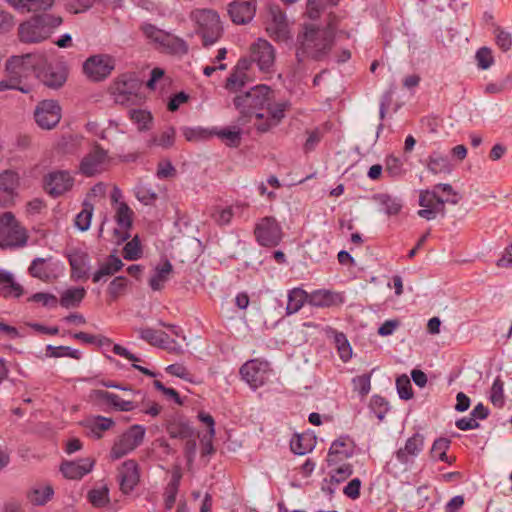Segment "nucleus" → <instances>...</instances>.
Masks as SVG:
<instances>
[{"label":"nucleus","instance_id":"42","mask_svg":"<svg viewBox=\"0 0 512 512\" xmlns=\"http://www.w3.org/2000/svg\"><path fill=\"white\" fill-rule=\"evenodd\" d=\"M170 438L190 439L194 437V429L188 422H174L167 428Z\"/></svg>","mask_w":512,"mask_h":512},{"label":"nucleus","instance_id":"63","mask_svg":"<svg viewBox=\"0 0 512 512\" xmlns=\"http://www.w3.org/2000/svg\"><path fill=\"white\" fill-rule=\"evenodd\" d=\"M97 0H67L65 9L72 14H80L93 7Z\"/></svg>","mask_w":512,"mask_h":512},{"label":"nucleus","instance_id":"53","mask_svg":"<svg viewBox=\"0 0 512 512\" xmlns=\"http://www.w3.org/2000/svg\"><path fill=\"white\" fill-rule=\"evenodd\" d=\"M142 248L138 236L128 241L123 247V257L128 261H135L141 258Z\"/></svg>","mask_w":512,"mask_h":512},{"label":"nucleus","instance_id":"39","mask_svg":"<svg viewBox=\"0 0 512 512\" xmlns=\"http://www.w3.org/2000/svg\"><path fill=\"white\" fill-rule=\"evenodd\" d=\"M113 425L114 421L112 418L98 415L90 420L87 426L89 427L91 434L96 439H100L103 436V432L109 430Z\"/></svg>","mask_w":512,"mask_h":512},{"label":"nucleus","instance_id":"38","mask_svg":"<svg viewBox=\"0 0 512 512\" xmlns=\"http://www.w3.org/2000/svg\"><path fill=\"white\" fill-rule=\"evenodd\" d=\"M427 167L433 174L449 173L451 171L448 157L439 153H433L429 156Z\"/></svg>","mask_w":512,"mask_h":512},{"label":"nucleus","instance_id":"49","mask_svg":"<svg viewBox=\"0 0 512 512\" xmlns=\"http://www.w3.org/2000/svg\"><path fill=\"white\" fill-rule=\"evenodd\" d=\"M94 207L89 202L83 203L82 210L75 217V226L82 232L90 228Z\"/></svg>","mask_w":512,"mask_h":512},{"label":"nucleus","instance_id":"44","mask_svg":"<svg viewBox=\"0 0 512 512\" xmlns=\"http://www.w3.org/2000/svg\"><path fill=\"white\" fill-rule=\"evenodd\" d=\"M236 126L232 128H223L220 130L213 129V136L217 135L221 139H227L229 141V145L232 147H237L241 141V127L237 122Z\"/></svg>","mask_w":512,"mask_h":512},{"label":"nucleus","instance_id":"23","mask_svg":"<svg viewBox=\"0 0 512 512\" xmlns=\"http://www.w3.org/2000/svg\"><path fill=\"white\" fill-rule=\"evenodd\" d=\"M93 466L94 461L89 458L80 459L78 461H64L60 466V471L65 478L81 479L91 472Z\"/></svg>","mask_w":512,"mask_h":512},{"label":"nucleus","instance_id":"4","mask_svg":"<svg viewBox=\"0 0 512 512\" xmlns=\"http://www.w3.org/2000/svg\"><path fill=\"white\" fill-rule=\"evenodd\" d=\"M197 24V34L202 39V45L209 47L220 40L223 35V26L216 11L200 9L192 13Z\"/></svg>","mask_w":512,"mask_h":512},{"label":"nucleus","instance_id":"9","mask_svg":"<svg viewBox=\"0 0 512 512\" xmlns=\"http://www.w3.org/2000/svg\"><path fill=\"white\" fill-rule=\"evenodd\" d=\"M115 68V60L108 54H96L83 63V73L93 82L105 80Z\"/></svg>","mask_w":512,"mask_h":512},{"label":"nucleus","instance_id":"60","mask_svg":"<svg viewBox=\"0 0 512 512\" xmlns=\"http://www.w3.org/2000/svg\"><path fill=\"white\" fill-rule=\"evenodd\" d=\"M385 171L392 178H398L404 173L403 163L400 158L389 155L385 159Z\"/></svg>","mask_w":512,"mask_h":512},{"label":"nucleus","instance_id":"13","mask_svg":"<svg viewBox=\"0 0 512 512\" xmlns=\"http://www.w3.org/2000/svg\"><path fill=\"white\" fill-rule=\"evenodd\" d=\"M252 60L262 72L272 71L275 63V49L264 39H258L250 48Z\"/></svg>","mask_w":512,"mask_h":512},{"label":"nucleus","instance_id":"12","mask_svg":"<svg viewBox=\"0 0 512 512\" xmlns=\"http://www.w3.org/2000/svg\"><path fill=\"white\" fill-rule=\"evenodd\" d=\"M70 265V277L74 281H87L90 277L91 265L87 252L81 249H72L67 254Z\"/></svg>","mask_w":512,"mask_h":512},{"label":"nucleus","instance_id":"41","mask_svg":"<svg viewBox=\"0 0 512 512\" xmlns=\"http://www.w3.org/2000/svg\"><path fill=\"white\" fill-rule=\"evenodd\" d=\"M46 356L50 358H61V357H70L75 360H80L82 357V353L73 349L69 346H53L51 344L46 346Z\"/></svg>","mask_w":512,"mask_h":512},{"label":"nucleus","instance_id":"28","mask_svg":"<svg viewBox=\"0 0 512 512\" xmlns=\"http://www.w3.org/2000/svg\"><path fill=\"white\" fill-rule=\"evenodd\" d=\"M372 199L383 207V211L388 216L398 215L403 207L402 200L388 193L374 194Z\"/></svg>","mask_w":512,"mask_h":512},{"label":"nucleus","instance_id":"30","mask_svg":"<svg viewBox=\"0 0 512 512\" xmlns=\"http://www.w3.org/2000/svg\"><path fill=\"white\" fill-rule=\"evenodd\" d=\"M30 58L31 54H24L13 55L7 59L5 70L8 73V76H11L14 79V82L16 80L21 82V77L27 70L25 66L26 61Z\"/></svg>","mask_w":512,"mask_h":512},{"label":"nucleus","instance_id":"36","mask_svg":"<svg viewBox=\"0 0 512 512\" xmlns=\"http://www.w3.org/2000/svg\"><path fill=\"white\" fill-rule=\"evenodd\" d=\"M51 259L48 258H41L37 257L32 260L28 272L29 274L37 279H40L42 281H49L51 279L52 271L49 267L48 261Z\"/></svg>","mask_w":512,"mask_h":512},{"label":"nucleus","instance_id":"17","mask_svg":"<svg viewBox=\"0 0 512 512\" xmlns=\"http://www.w3.org/2000/svg\"><path fill=\"white\" fill-rule=\"evenodd\" d=\"M41 82L48 88L59 89L67 81L68 69L63 64H47L38 74Z\"/></svg>","mask_w":512,"mask_h":512},{"label":"nucleus","instance_id":"32","mask_svg":"<svg viewBox=\"0 0 512 512\" xmlns=\"http://www.w3.org/2000/svg\"><path fill=\"white\" fill-rule=\"evenodd\" d=\"M86 296V289L84 287H72L66 289L58 300L63 308H76L78 307Z\"/></svg>","mask_w":512,"mask_h":512},{"label":"nucleus","instance_id":"46","mask_svg":"<svg viewBox=\"0 0 512 512\" xmlns=\"http://www.w3.org/2000/svg\"><path fill=\"white\" fill-rule=\"evenodd\" d=\"M334 343L336 345L340 359L348 362L352 357L351 345L343 332H334Z\"/></svg>","mask_w":512,"mask_h":512},{"label":"nucleus","instance_id":"55","mask_svg":"<svg viewBox=\"0 0 512 512\" xmlns=\"http://www.w3.org/2000/svg\"><path fill=\"white\" fill-rule=\"evenodd\" d=\"M132 215L133 211L130 207L122 202L120 203L116 212V222L122 229L128 230L132 226Z\"/></svg>","mask_w":512,"mask_h":512},{"label":"nucleus","instance_id":"45","mask_svg":"<svg viewBox=\"0 0 512 512\" xmlns=\"http://www.w3.org/2000/svg\"><path fill=\"white\" fill-rule=\"evenodd\" d=\"M180 478L181 476L179 474L173 475L165 489L164 505L166 510H171L176 502V497L180 485Z\"/></svg>","mask_w":512,"mask_h":512},{"label":"nucleus","instance_id":"31","mask_svg":"<svg viewBox=\"0 0 512 512\" xmlns=\"http://www.w3.org/2000/svg\"><path fill=\"white\" fill-rule=\"evenodd\" d=\"M173 272V266L168 259H165L161 265L155 267V273L149 279V286L153 291H159L164 283L168 281L169 275Z\"/></svg>","mask_w":512,"mask_h":512},{"label":"nucleus","instance_id":"10","mask_svg":"<svg viewBox=\"0 0 512 512\" xmlns=\"http://www.w3.org/2000/svg\"><path fill=\"white\" fill-rule=\"evenodd\" d=\"M37 125L45 130L53 129L61 120V107L56 100L40 101L34 111Z\"/></svg>","mask_w":512,"mask_h":512},{"label":"nucleus","instance_id":"59","mask_svg":"<svg viewBox=\"0 0 512 512\" xmlns=\"http://www.w3.org/2000/svg\"><path fill=\"white\" fill-rule=\"evenodd\" d=\"M23 293V287L19 283L15 282L13 277L10 281H7L0 286V296L3 298H19Z\"/></svg>","mask_w":512,"mask_h":512},{"label":"nucleus","instance_id":"22","mask_svg":"<svg viewBox=\"0 0 512 512\" xmlns=\"http://www.w3.org/2000/svg\"><path fill=\"white\" fill-rule=\"evenodd\" d=\"M120 490L123 494L131 493L140 480L139 466L135 460L125 461L119 470Z\"/></svg>","mask_w":512,"mask_h":512},{"label":"nucleus","instance_id":"57","mask_svg":"<svg viewBox=\"0 0 512 512\" xmlns=\"http://www.w3.org/2000/svg\"><path fill=\"white\" fill-rule=\"evenodd\" d=\"M88 500L97 508L105 507L109 502L108 488L92 489L88 492Z\"/></svg>","mask_w":512,"mask_h":512},{"label":"nucleus","instance_id":"54","mask_svg":"<svg viewBox=\"0 0 512 512\" xmlns=\"http://www.w3.org/2000/svg\"><path fill=\"white\" fill-rule=\"evenodd\" d=\"M338 1L339 0H308L307 14L309 18L316 19L319 17L321 10L337 5Z\"/></svg>","mask_w":512,"mask_h":512},{"label":"nucleus","instance_id":"52","mask_svg":"<svg viewBox=\"0 0 512 512\" xmlns=\"http://www.w3.org/2000/svg\"><path fill=\"white\" fill-rule=\"evenodd\" d=\"M489 399L491 403L498 408H502L505 404L504 382L501 380L500 376H497L493 381Z\"/></svg>","mask_w":512,"mask_h":512},{"label":"nucleus","instance_id":"25","mask_svg":"<svg viewBox=\"0 0 512 512\" xmlns=\"http://www.w3.org/2000/svg\"><path fill=\"white\" fill-rule=\"evenodd\" d=\"M94 396L96 399L112 406L117 411L129 412L138 407L137 402L123 400L117 394L108 392L106 390H94Z\"/></svg>","mask_w":512,"mask_h":512},{"label":"nucleus","instance_id":"24","mask_svg":"<svg viewBox=\"0 0 512 512\" xmlns=\"http://www.w3.org/2000/svg\"><path fill=\"white\" fill-rule=\"evenodd\" d=\"M6 2L20 13H49L55 0H6Z\"/></svg>","mask_w":512,"mask_h":512},{"label":"nucleus","instance_id":"3","mask_svg":"<svg viewBox=\"0 0 512 512\" xmlns=\"http://www.w3.org/2000/svg\"><path fill=\"white\" fill-rule=\"evenodd\" d=\"M63 17L53 13H36L21 22L18 40L23 44H40L48 40L63 24Z\"/></svg>","mask_w":512,"mask_h":512},{"label":"nucleus","instance_id":"1","mask_svg":"<svg viewBox=\"0 0 512 512\" xmlns=\"http://www.w3.org/2000/svg\"><path fill=\"white\" fill-rule=\"evenodd\" d=\"M235 109L239 112L236 122L246 126L255 118V128L260 133H266L277 126L285 117L290 102H275L274 91L266 84L251 87L233 98Z\"/></svg>","mask_w":512,"mask_h":512},{"label":"nucleus","instance_id":"47","mask_svg":"<svg viewBox=\"0 0 512 512\" xmlns=\"http://www.w3.org/2000/svg\"><path fill=\"white\" fill-rule=\"evenodd\" d=\"M128 279L125 276L115 277L107 287V294L109 301H116L121 295H123L128 287Z\"/></svg>","mask_w":512,"mask_h":512},{"label":"nucleus","instance_id":"27","mask_svg":"<svg viewBox=\"0 0 512 512\" xmlns=\"http://www.w3.org/2000/svg\"><path fill=\"white\" fill-rule=\"evenodd\" d=\"M124 267V263L116 254H110L106 261L102 263L98 270L92 275V281L94 283L100 282L103 277L113 276Z\"/></svg>","mask_w":512,"mask_h":512},{"label":"nucleus","instance_id":"35","mask_svg":"<svg viewBox=\"0 0 512 512\" xmlns=\"http://www.w3.org/2000/svg\"><path fill=\"white\" fill-rule=\"evenodd\" d=\"M176 130L174 127L170 126L166 130H164L160 135L153 134L147 140V147L151 148L153 146H158L163 149L171 148L175 143Z\"/></svg>","mask_w":512,"mask_h":512},{"label":"nucleus","instance_id":"37","mask_svg":"<svg viewBox=\"0 0 512 512\" xmlns=\"http://www.w3.org/2000/svg\"><path fill=\"white\" fill-rule=\"evenodd\" d=\"M135 331L138 333L139 338L152 346L163 347L165 344L162 341V337H167V333L161 330H155L150 327L136 328Z\"/></svg>","mask_w":512,"mask_h":512},{"label":"nucleus","instance_id":"62","mask_svg":"<svg viewBox=\"0 0 512 512\" xmlns=\"http://www.w3.org/2000/svg\"><path fill=\"white\" fill-rule=\"evenodd\" d=\"M451 440L446 437H439L434 440L430 455L432 458L444 459L445 453L450 448Z\"/></svg>","mask_w":512,"mask_h":512},{"label":"nucleus","instance_id":"5","mask_svg":"<svg viewBox=\"0 0 512 512\" xmlns=\"http://www.w3.org/2000/svg\"><path fill=\"white\" fill-rule=\"evenodd\" d=\"M253 232L256 242L266 248L277 247L284 237L280 223L273 216H265L259 219Z\"/></svg>","mask_w":512,"mask_h":512},{"label":"nucleus","instance_id":"29","mask_svg":"<svg viewBox=\"0 0 512 512\" xmlns=\"http://www.w3.org/2000/svg\"><path fill=\"white\" fill-rule=\"evenodd\" d=\"M316 445V437L309 433L295 434L290 441L291 451L296 455L311 452Z\"/></svg>","mask_w":512,"mask_h":512},{"label":"nucleus","instance_id":"43","mask_svg":"<svg viewBox=\"0 0 512 512\" xmlns=\"http://www.w3.org/2000/svg\"><path fill=\"white\" fill-rule=\"evenodd\" d=\"M130 120L137 124L139 131H147L151 128L152 114L142 109H132L129 111Z\"/></svg>","mask_w":512,"mask_h":512},{"label":"nucleus","instance_id":"50","mask_svg":"<svg viewBox=\"0 0 512 512\" xmlns=\"http://www.w3.org/2000/svg\"><path fill=\"white\" fill-rule=\"evenodd\" d=\"M369 409L370 411L380 420L383 421L385 418V415L389 411V403L388 401L380 396V395H373L369 402Z\"/></svg>","mask_w":512,"mask_h":512},{"label":"nucleus","instance_id":"34","mask_svg":"<svg viewBox=\"0 0 512 512\" xmlns=\"http://www.w3.org/2000/svg\"><path fill=\"white\" fill-rule=\"evenodd\" d=\"M166 53L173 55H184L188 52V44L177 36L167 33L163 42L160 45Z\"/></svg>","mask_w":512,"mask_h":512},{"label":"nucleus","instance_id":"61","mask_svg":"<svg viewBox=\"0 0 512 512\" xmlns=\"http://www.w3.org/2000/svg\"><path fill=\"white\" fill-rule=\"evenodd\" d=\"M396 388L400 399L410 400L413 397L412 385L406 375L403 374L396 379Z\"/></svg>","mask_w":512,"mask_h":512},{"label":"nucleus","instance_id":"15","mask_svg":"<svg viewBox=\"0 0 512 512\" xmlns=\"http://www.w3.org/2000/svg\"><path fill=\"white\" fill-rule=\"evenodd\" d=\"M141 85V81L135 74H124L119 77L115 83L114 91L116 102L121 104L129 102L137 96Z\"/></svg>","mask_w":512,"mask_h":512},{"label":"nucleus","instance_id":"58","mask_svg":"<svg viewBox=\"0 0 512 512\" xmlns=\"http://www.w3.org/2000/svg\"><path fill=\"white\" fill-rule=\"evenodd\" d=\"M354 391L361 397L367 396L371 390V373H364L352 379Z\"/></svg>","mask_w":512,"mask_h":512},{"label":"nucleus","instance_id":"51","mask_svg":"<svg viewBox=\"0 0 512 512\" xmlns=\"http://www.w3.org/2000/svg\"><path fill=\"white\" fill-rule=\"evenodd\" d=\"M54 494L51 486L47 485L44 488H35L28 493V499L33 505L46 504Z\"/></svg>","mask_w":512,"mask_h":512},{"label":"nucleus","instance_id":"64","mask_svg":"<svg viewBox=\"0 0 512 512\" xmlns=\"http://www.w3.org/2000/svg\"><path fill=\"white\" fill-rule=\"evenodd\" d=\"M141 31L148 39L155 43H158L159 45H161L167 34V32L157 28L155 25L150 23H144L141 26Z\"/></svg>","mask_w":512,"mask_h":512},{"label":"nucleus","instance_id":"7","mask_svg":"<svg viewBox=\"0 0 512 512\" xmlns=\"http://www.w3.org/2000/svg\"><path fill=\"white\" fill-rule=\"evenodd\" d=\"M146 429L144 426L135 424L123 432L114 442L111 449V457L120 459L140 446L144 440Z\"/></svg>","mask_w":512,"mask_h":512},{"label":"nucleus","instance_id":"48","mask_svg":"<svg viewBox=\"0 0 512 512\" xmlns=\"http://www.w3.org/2000/svg\"><path fill=\"white\" fill-rule=\"evenodd\" d=\"M184 138L189 142H198L213 137V129L209 130L202 127H183Z\"/></svg>","mask_w":512,"mask_h":512},{"label":"nucleus","instance_id":"21","mask_svg":"<svg viewBox=\"0 0 512 512\" xmlns=\"http://www.w3.org/2000/svg\"><path fill=\"white\" fill-rule=\"evenodd\" d=\"M353 441L349 436H340L334 440L329 448L326 458L329 467L337 465L339 462L350 458L353 455Z\"/></svg>","mask_w":512,"mask_h":512},{"label":"nucleus","instance_id":"26","mask_svg":"<svg viewBox=\"0 0 512 512\" xmlns=\"http://www.w3.org/2000/svg\"><path fill=\"white\" fill-rule=\"evenodd\" d=\"M342 302L341 296L338 293L318 289L308 293V303L315 307H332Z\"/></svg>","mask_w":512,"mask_h":512},{"label":"nucleus","instance_id":"19","mask_svg":"<svg viewBox=\"0 0 512 512\" xmlns=\"http://www.w3.org/2000/svg\"><path fill=\"white\" fill-rule=\"evenodd\" d=\"M256 0H234L228 5V14L233 23L244 25L255 16Z\"/></svg>","mask_w":512,"mask_h":512},{"label":"nucleus","instance_id":"14","mask_svg":"<svg viewBox=\"0 0 512 512\" xmlns=\"http://www.w3.org/2000/svg\"><path fill=\"white\" fill-rule=\"evenodd\" d=\"M255 63L252 57H242L238 60L230 75L226 79L225 88L230 93L241 92L248 80L247 71L250 70L252 64Z\"/></svg>","mask_w":512,"mask_h":512},{"label":"nucleus","instance_id":"11","mask_svg":"<svg viewBox=\"0 0 512 512\" xmlns=\"http://www.w3.org/2000/svg\"><path fill=\"white\" fill-rule=\"evenodd\" d=\"M270 22L266 30L270 37L279 42L287 41L290 38V32L285 12L277 4L269 5Z\"/></svg>","mask_w":512,"mask_h":512},{"label":"nucleus","instance_id":"33","mask_svg":"<svg viewBox=\"0 0 512 512\" xmlns=\"http://www.w3.org/2000/svg\"><path fill=\"white\" fill-rule=\"evenodd\" d=\"M306 302L308 303V292H306L302 288L291 289L288 292L286 314L292 315L297 313Z\"/></svg>","mask_w":512,"mask_h":512},{"label":"nucleus","instance_id":"56","mask_svg":"<svg viewBox=\"0 0 512 512\" xmlns=\"http://www.w3.org/2000/svg\"><path fill=\"white\" fill-rule=\"evenodd\" d=\"M135 197L144 205H152L158 195L150 186L141 184L135 188Z\"/></svg>","mask_w":512,"mask_h":512},{"label":"nucleus","instance_id":"40","mask_svg":"<svg viewBox=\"0 0 512 512\" xmlns=\"http://www.w3.org/2000/svg\"><path fill=\"white\" fill-rule=\"evenodd\" d=\"M113 352L116 355H119L121 357H124V358L132 361L133 362L132 367L134 369L140 371L144 375L149 376V377H156L157 376V374L155 372L151 371L150 369L136 364V362H139L140 359L135 354L131 353L127 348L121 346L120 344H114L113 345Z\"/></svg>","mask_w":512,"mask_h":512},{"label":"nucleus","instance_id":"2","mask_svg":"<svg viewBox=\"0 0 512 512\" xmlns=\"http://www.w3.org/2000/svg\"><path fill=\"white\" fill-rule=\"evenodd\" d=\"M338 26L339 18L334 14H329L328 21L323 27L306 24L304 32L297 36V62L303 63L307 58L316 61L325 58L334 45Z\"/></svg>","mask_w":512,"mask_h":512},{"label":"nucleus","instance_id":"18","mask_svg":"<svg viewBox=\"0 0 512 512\" xmlns=\"http://www.w3.org/2000/svg\"><path fill=\"white\" fill-rule=\"evenodd\" d=\"M106 157L107 151L99 144H96L94 148L82 158L79 165V172L86 177H92L98 174L102 169Z\"/></svg>","mask_w":512,"mask_h":512},{"label":"nucleus","instance_id":"6","mask_svg":"<svg viewBox=\"0 0 512 512\" xmlns=\"http://www.w3.org/2000/svg\"><path fill=\"white\" fill-rule=\"evenodd\" d=\"M75 183V178L68 170H52L42 178V188L47 195L57 199L70 192Z\"/></svg>","mask_w":512,"mask_h":512},{"label":"nucleus","instance_id":"8","mask_svg":"<svg viewBox=\"0 0 512 512\" xmlns=\"http://www.w3.org/2000/svg\"><path fill=\"white\" fill-rule=\"evenodd\" d=\"M271 368L268 361L260 359H252L244 363L239 373L241 378L250 386L251 389L256 390L265 385L271 375Z\"/></svg>","mask_w":512,"mask_h":512},{"label":"nucleus","instance_id":"20","mask_svg":"<svg viewBox=\"0 0 512 512\" xmlns=\"http://www.w3.org/2000/svg\"><path fill=\"white\" fill-rule=\"evenodd\" d=\"M19 186V176L12 170H5L0 174V205L2 207L10 206Z\"/></svg>","mask_w":512,"mask_h":512},{"label":"nucleus","instance_id":"16","mask_svg":"<svg viewBox=\"0 0 512 512\" xmlns=\"http://www.w3.org/2000/svg\"><path fill=\"white\" fill-rule=\"evenodd\" d=\"M424 446L425 436L420 432H415L406 440L404 447L399 448L395 452V457L401 464L413 463V460L424 450Z\"/></svg>","mask_w":512,"mask_h":512}]
</instances>
